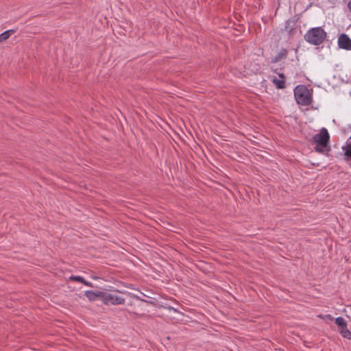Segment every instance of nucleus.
I'll return each instance as SVG.
<instances>
[{
  "instance_id": "f257e3e1",
  "label": "nucleus",
  "mask_w": 351,
  "mask_h": 351,
  "mask_svg": "<svg viewBox=\"0 0 351 351\" xmlns=\"http://www.w3.org/2000/svg\"><path fill=\"white\" fill-rule=\"evenodd\" d=\"M313 140L316 145L315 147L316 152L323 153L325 151H329L330 135L325 128H322L319 132L313 136Z\"/></svg>"
},
{
  "instance_id": "f03ea898",
  "label": "nucleus",
  "mask_w": 351,
  "mask_h": 351,
  "mask_svg": "<svg viewBox=\"0 0 351 351\" xmlns=\"http://www.w3.org/2000/svg\"><path fill=\"white\" fill-rule=\"evenodd\" d=\"M326 37V32L320 27L311 28L304 35L305 40L314 45L322 44Z\"/></svg>"
},
{
  "instance_id": "7ed1b4c3",
  "label": "nucleus",
  "mask_w": 351,
  "mask_h": 351,
  "mask_svg": "<svg viewBox=\"0 0 351 351\" xmlns=\"http://www.w3.org/2000/svg\"><path fill=\"white\" fill-rule=\"evenodd\" d=\"M294 96L297 103L300 105L308 106L311 104V94L304 85H298L295 88Z\"/></svg>"
},
{
  "instance_id": "20e7f679",
  "label": "nucleus",
  "mask_w": 351,
  "mask_h": 351,
  "mask_svg": "<svg viewBox=\"0 0 351 351\" xmlns=\"http://www.w3.org/2000/svg\"><path fill=\"white\" fill-rule=\"evenodd\" d=\"M101 301L106 305H118L123 304L125 300L117 295L103 292V294H101Z\"/></svg>"
},
{
  "instance_id": "39448f33",
  "label": "nucleus",
  "mask_w": 351,
  "mask_h": 351,
  "mask_svg": "<svg viewBox=\"0 0 351 351\" xmlns=\"http://www.w3.org/2000/svg\"><path fill=\"white\" fill-rule=\"evenodd\" d=\"M335 324L338 326V330L339 333L348 339H351V331L347 328V323L344 319L341 317L335 318Z\"/></svg>"
},
{
  "instance_id": "423d86ee",
  "label": "nucleus",
  "mask_w": 351,
  "mask_h": 351,
  "mask_svg": "<svg viewBox=\"0 0 351 351\" xmlns=\"http://www.w3.org/2000/svg\"><path fill=\"white\" fill-rule=\"evenodd\" d=\"M338 46L339 48L351 50V39L346 34H341L338 38Z\"/></svg>"
},
{
  "instance_id": "0eeeda50",
  "label": "nucleus",
  "mask_w": 351,
  "mask_h": 351,
  "mask_svg": "<svg viewBox=\"0 0 351 351\" xmlns=\"http://www.w3.org/2000/svg\"><path fill=\"white\" fill-rule=\"evenodd\" d=\"M345 160L350 165L351 167V136L346 141V145L342 147Z\"/></svg>"
},
{
  "instance_id": "6e6552de",
  "label": "nucleus",
  "mask_w": 351,
  "mask_h": 351,
  "mask_svg": "<svg viewBox=\"0 0 351 351\" xmlns=\"http://www.w3.org/2000/svg\"><path fill=\"white\" fill-rule=\"evenodd\" d=\"M101 294H103V291H98L95 292L93 291H85V296L90 300V301H94L97 298H101Z\"/></svg>"
},
{
  "instance_id": "1a4fd4ad",
  "label": "nucleus",
  "mask_w": 351,
  "mask_h": 351,
  "mask_svg": "<svg viewBox=\"0 0 351 351\" xmlns=\"http://www.w3.org/2000/svg\"><path fill=\"white\" fill-rule=\"evenodd\" d=\"M287 55V51L285 49H282L274 58L273 62H277L281 60L282 58H286Z\"/></svg>"
},
{
  "instance_id": "9d476101",
  "label": "nucleus",
  "mask_w": 351,
  "mask_h": 351,
  "mask_svg": "<svg viewBox=\"0 0 351 351\" xmlns=\"http://www.w3.org/2000/svg\"><path fill=\"white\" fill-rule=\"evenodd\" d=\"M14 32V30L10 29V30H7V31L3 32L2 34H0V43L3 42V41L6 40L7 39H8Z\"/></svg>"
},
{
  "instance_id": "9b49d317",
  "label": "nucleus",
  "mask_w": 351,
  "mask_h": 351,
  "mask_svg": "<svg viewBox=\"0 0 351 351\" xmlns=\"http://www.w3.org/2000/svg\"><path fill=\"white\" fill-rule=\"evenodd\" d=\"M272 82L277 88L282 89L285 87V81L284 80H279L277 79L276 77H274L272 80Z\"/></svg>"
},
{
  "instance_id": "f8f14e48",
  "label": "nucleus",
  "mask_w": 351,
  "mask_h": 351,
  "mask_svg": "<svg viewBox=\"0 0 351 351\" xmlns=\"http://www.w3.org/2000/svg\"><path fill=\"white\" fill-rule=\"evenodd\" d=\"M69 279L71 280L77 281V282H81L82 284H83V282L85 280L82 276H73V275L69 277Z\"/></svg>"
},
{
  "instance_id": "ddd939ff",
  "label": "nucleus",
  "mask_w": 351,
  "mask_h": 351,
  "mask_svg": "<svg viewBox=\"0 0 351 351\" xmlns=\"http://www.w3.org/2000/svg\"><path fill=\"white\" fill-rule=\"evenodd\" d=\"M83 284L87 287H93V285L92 282H88L86 280H84V282H83Z\"/></svg>"
},
{
  "instance_id": "4468645a",
  "label": "nucleus",
  "mask_w": 351,
  "mask_h": 351,
  "mask_svg": "<svg viewBox=\"0 0 351 351\" xmlns=\"http://www.w3.org/2000/svg\"><path fill=\"white\" fill-rule=\"evenodd\" d=\"M278 76L281 78V80H285V75H284V74H282V73H279V74H278Z\"/></svg>"
},
{
  "instance_id": "2eb2a0df",
  "label": "nucleus",
  "mask_w": 351,
  "mask_h": 351,
  "mask_svg": "<svg viewBox=\"0 0 351 351\" xmlns=\"http://www.w3.org/2000/svg\"><path fill=\"white\" fill-rule=\"evenodd\" d=\"M348 8L350 12H351V0H350L348 3Z\"/></svg>"
},
{
  "instance_id": "dca6fc26",
  "label": "nucleus",
  "mask_w": 351,
  "mask_h": 351,
  "mask_svg": "<svg viewBox=\"0 0 351 351\" xmlns=\"http://www.w3.org/2000/svg\"><path fill=\"white\" fill-rule=\"evenodd\" d=\"M326 317H328L330 320L334 319L333 317H332L330 315H326Z\"/></svg>"
},
{
  "instance_id": "f3484780",
  "label": "nucleus",
  "mask_w": 351,
  "mask_h": 351,
  "mask_svg": "<svg viewBox=\"0 0 351 351\" xmlns=\"http://www.w3.org/2000/svg\"><path fill=\"white\" fill-rule=\"evenodd\" d=\"M134 298L136 299H139V298L138 296H134Z\"/></svg>"
}]
</instances>
